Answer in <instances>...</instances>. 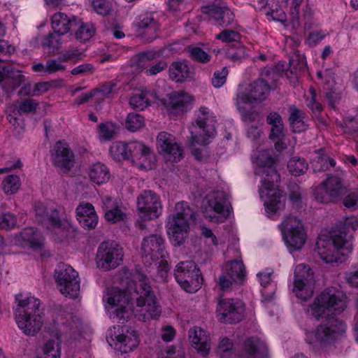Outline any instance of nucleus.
<instances>
[{"label":"nucleus","instance_id":"nucleus-33","mask_svg":"<svg viewBox=\"0 0 358 358\" xmlns=\"http://www.w3.org/2000/svg\"><path fill=\"white\" fill-rule=\"evenodd\" d=\"M76 17L69 18L65 13L58 12L52 17V27L53 30L64 35L73 29V22H76Z\"/></svg>","mask_w":358,"mask_h":358},{"label":"nucleus","instance_id":"nucleus-45","mask_svg":"<svg viewBox=\"0 0 358 358\" xmlns=\"http://www.w3.org/2000/svg\"><path fill=\"white\" fill-rule=\"evenodd\" d=\"M20 115L14 108L7 114V120L13 127L14 135L17 137H20L24 130V124L22 119L20 118Z\"/></svg>","mask_w":358,"mask_h":358},{"label":"nucleus","instance_id":"nucleus-9","mask_svg":"<svg viewBox=\"0 0 358 358\" xmlns=\"http://www.w3.org/2000/svg\"><path fill=\"white\" fill-rule=\"evenodd\" d=\"M174 276L180 287L188 292L197 291L203 280L201 271L192 261L180 262L176 266Z\"/></svg>","mask_w":358,"mask_h":358},{"label":"nucleus","instance_id":"nucleus-21","mask_svg":"<svg viewBox=\"0 0 358 358\" xmlns=\"http://www.w3.org/2000/svg\"><path fill=\"white\" fill-rule=\"evenodd\" d=\"M157 145L159 152L164 155L168 160L178 162L182 158L183 150L171 134L166 131L159 133Z\"/></svg>","mask_w":358,"mask_h":358},{"label":"nucleus","instance_id":"nucleus-29","mask_svg":"<svg viewBox=\"0 0 358 358\" xmlns=\"http://www.w3.org/2000/svg\"><path fill=\"white\" fill-rule=\"evenodd\" d=\"M289 122L295 133H300L306 131L308 127V118L306 113L297 108L294 105L289 107Z\"/></svg>","mask_w":358,"mask_h":358},{"label":"nucleus","instance_id":"nucleus-6","mask_svg":"<svg viewBox=\"0 0 358 358\" xmlns=\"http://www.w3.org/2000/svg\"><path fill=\"white\" fill-rule=\"evenodd\" d=\"M194 220L196 214L187 203L181 201L176 204L175 213L169 217L167 222L168 234L173 245L184 244L189 234V222Z\"/></svg>","mask_w":358,"mask_h":358},{"label":"nucleus","instance_id":"nucleus-3","mask_svg":"<svg viewBox=\"0 0 358 358\" xmlns=\"http://www.w3.org/2000/svg\"><path fill=\"white\" fill-rule=\"evenodd\" d=\"M255 174L262 177L259 195L264 200L266 211L275 214L282 209L285 197L278 190L280 177L274 167V159L268 150L259 153L255 159Z\"/></svg>","mask_w":358,"mask_h":358},{"label":"nucleus","instance_id":"nucleus-11","mask_svg":"<svg viewBox=\"0 0 358 358\" xmlns=\"http://www.w3.org/2000/svg\"><path fill=\"white\" fill-rule=\"evenodd\" d=\"M280 228L287 247L290 250H301L306 239L301 221L296 217L289 215L285 217Z\"/></svg>","mask_w":358,"mask_h":358},{"label":"nucleus","instance_id":"nucleus-24","mask_svg":"<svg viewBox=\"0 0 358 358\" xmlns=\"http://www.w3.org/2000/svg\"><path fill=\"white\" fill-rule=\"evenodd\" d=\"M242 349L245 358H268L267 345L258 337L252 336L245 339Z\"/></svg>","mask_w":358,"mask_h":358},{"label":"nucleus","instance_id":"nucleus-46","mask_svg":"<svg viewBox=\"0 0 358 358\" xmlns=\"http://www.w3.org/2000/svg\"><path fill=\"white\" fill-rule=\"evenodd\" d=\"M216 352L221 358H230L234 354L233 341L225 336L220 338Z\"/></svg>","mask_w":358,"mask_h":358},{"label":"nucleus","instance_id":"nucleus-13","mask_svg":"<svg viewBox=\"0 0 358 358\" xmlns=\"http://www.w3.org/2000/svg\"><path fill=\"white\" fill-rule=\"evenodd\" d=\"M315 280L314 273L308 265L300 264L294 270L293 292L296 296L306 301L310 298L315 289Z\"/></svg>","mask_w":358,"mask_h":358},{"label":"nucleus","instance_id":"nucleus-15","mask_svg":"<svg viewBox=\"0 0 358 358\" xmlns=\"http://www.w3.org/2000/svg\"><path fill=\"white\" fill-rule=\"evenodd\" d=\"M137 210L144 220L159 217L162 212L159 196L151 190L143 191L137 197Z\"/></svg>","mask_w":358,"mask_h":358},{"label":"nucleus","instance_id":"nucleus-40","mask_svg":"<svg viewBox=\"0 0 358 358\" xmlns=\"http://www.w3.org/2000/svg\"><path fill=\"white\" fill-rule=\"evenodd\" d=\"M324 185L330 192V195L336 201L344 192V186L341 179L335 175L329 174L326 180L322 181Z\"/></svg>","mask_w":358,"mask_h":358},{"label":"nucleus","instance_id":"nucleus-22","mask_svg":"<svg viewBox=\"0 0 358 358\" xmlns=\"http://www.w3.org/2000/svg\"><path fill=\"white\" fill-rule=\"evenodd\" d=\"M193 100V96L187 92H173L169 94L167 99L164 100V105L169 113L178 115L188 110Z\"/></svg>","mask_w":358,"mask_h":358},{"label":"nucleus","instance_id":"nucleus-55","mask_svg":"<svg viewBox=\"0 0 358 358\" xmlns=\"http://www.w3.org/2000/svg\"><path fill=\"white\" fill-rule=\"evenodd\" d=\"M241 285H242L241 282L225 272L219 277L218 286L220 289L224 292L229 291Z\"/></svg>","mask_w":358,"mask_h":358},{"label":"nucleus","instance_id":"nucleus-5","mask_svg":"<svg viewBox=\"0 0 358 358\" xmlns=\"http://www.w3.org/2000/svg\"><path fill=\"white\" fill-rule=\"evenodd\" d=\"M316 250L320 258L327 264L342 263L352 249L350 235L343 237L339 234H322L316 243Z\"/></svg>","mask_w":358,"mask_h":358},{"label":"nucleus","instance_id":"nucleus-17","mask_svg":"<svg viewBox=\"0 0 358 358\" xmlns=\"http://www.w3.org/2000/svg\"><path fill=\"white\" fill-rule=\"evenodd\" d=\"M245 304L239 299H222L218 303L217 311L219 320L224 323H237L241 321L245 315Z\"/></svg>","mask_w":358,"mask_h":358},{"label":"nucleus","instance_id":"nucleus-38","mask_svg":"<svg viewBox=\"0 0 358 358\" xmlns=\"http://www.w3.org/2000/svg\"><path fill=\"white\" fill-rule=\"evenodd\" d=\"M358 228V220L356 217L352 216L345 218L336 226V229L331 231L333 234H339L343 237L350 235V241L352 244V233Z\"/></svg>","mask_w":358,"mask_h":358},{"label":"nucleus","instance_id":"nucleus-28","mask_svg":"<svg viewBox=\"0 0 358 358\" xmlns=\"http://www.w3.org/2000/svg\"><path fill=\"white\" fill-rule=\"evenodd\" d=\"M139 340L136 331L132 330L115 336V348L122 353H128L134 350L138 345Z\"/></svg>","mask_w":358,"mask_h":358},{"label":"nucleus","instance_id":"nucleus-57","mask_svg":"<svg viewBox=\"0 0 358 358\" xmlns=\"http://www.w3.org/2000/svg\"><path fill=\"white\" fill-rule=\"evenodd\" d=\"M159 56L160 53L154 50L141 52L138 55L137 65L140 68L145 69L148 66V62L157 59Z\"/></svg>","mask_w":358,"mask_h":358},{"label":"nucleus","instance_id":"nucleus-63","mask_svg":"<svg viewBox=\"0 0 358 358\" xmlns=\"http://www.w3.org/2000/svg\"><path fill=\"white\" fill-rule=\"evenodd\" d=\"M290 192L289 194V199L293 205L299 206L301 201L302 189L296 184H292L289 186Z\"/></svg>","mask_w":358,"mask_h":358},{"label":"nucleus","instance_id":"nucleus-44","mask_svg":"<svg viewBox=\"0 0 358 358\" xmlns=\"http://www.w3.org/2000/svg\"><path fill=\"white\" fill-rule=\"evenodd\" d=\"M129 143L117 142L110 148V153L114 159L120 161L122 159L129 160Z\"/></svg>","mask_w":358,"mask_h":358},{"label":"nucleus","instance_id":"nucleus-31","mask_svg":"<svg viewBox=\"0 0 358 358\" xmlns=\"http://www.w3.org/2000/svg\"><path fill=\"white\" fill-rule=\"evenodd\" d=\"M157 98L156 93L146 89L133 94L129 99V105L133 109L143 110L150 106L151 102Z\"/></svg>","mask_w":358,"mask_h":358},{"label":"nucleus","instance_id":"nucleus-1","mask_svg":"<svg viewBox=\"0 0 358 358\" xmlns=\"http://www.w3.org/2000/svg\"><path fill=\"white\" fill-rule=\"evenodd\" d=\"M345 308V296L333 287L322 292L310 305V314L313 317L327 319L316 327L313 338L308 340V343L315 349H327L345 333V323L332 315L341 314Z\"/></svg>","mask_w":358,"mask_h":358},{"label":"nucleus","instance_id":"nucleus-61","mask_svg":"<svg viewBox=\"0 0 358 358\" xmlns=\"http://www.w3.org/2000/svg\"><path fill=\"white\" fill-rule=\"evenodd\" d=\"M78 218H86L96 215L94 206L89 203H80L76 208Z\"/></svg>","mask_w":358,"mask_h":358},{"label":"nucleus","instance_id":"nucleus-39","mask_svg":"<svg viewBox=\"0 0 358 358\" xmlns=\"http://www.w3.org/2000/svg\"><path fill=\"white\" fill-rule=\"evenodd\" d=\"M60 335L58 334L48 340L43 346V355L40 358H60Z\"/></svg>","mask_w":358,"mask_h":358},{"label":"nucleus","instance_id":"nucleus-8","mask_svg":"<svg viewBox=\"0 0 358 358\" xmlns=\"http://www.w3.org/2000/svg\"><path fill=\"white\" fill-rule=\"evenodd\" d=\"M196 124L201 129L200 134L192 135L189 144L192 147L197 145H206L210 143L209 138L216 134V117L209 108L202 106L196 114Z\"/></svg>","mask_w":358,"mask_h":358},{"label":"nucleus","instance_id":"nucleus-54","mask_svg":"<svg viewBox=\"0 0 358 358\" xmlns=\"http://www.w3.org/2000/svg\"><path fill=\"white\" fill-rule=\"evenodd\" d=\"M226 55L228 59L234 62H239L244 59L247 54L245 47L240 43L229 48Z\"/></svg>","mask_w":358,"mask_h":358},{"label":"nucleus","instance_id":"nucleus-34","mask_svg":"<svg viewBox=\"0 0 358 358\" xmlns=\"http://www.w3.org/2000/svg\"><path fill=\"white\" fill-rule=\"evenodd\" d=\"M72 24L76 38L81 42L89 41L96 32V29L92 23L83 22L76 19V22H73Z\"/></svg>","mask_w":358,"mask_h":358},{"label":"nucleus","instance_id":"nucleus-7","mask_svg":"<svg viewBox=\"0 0 358 358\" xmlns=\"http://www.w3.org/2000/svg\"><path fill=\"white\" fill-rule=\"evenodd\" d=\"M231 203L229 195L224 191H213L205 198L203 213L204 217L211 222H224L231 213Z\"/></svg>","mask_w":358,"mask_h":358},{"label":"nucleus","instance_id":"nucleus-23","mask_svg":"<svg viewBox=\"0 0 358 358\" xmlns=\"http://www.w3.org/2000/svg\"><path fill=\"white\" fill-rule=\"evenodd\" d=\"M188 333L192 347L202 356H207L211 348L210 334L199 327L191 328Z\"/></svg>","mask_w":358,"mask_h":358},{"label":"nucleus","instance_id":"nucleus-32","mask_svg":"<svg viewBox=\"0 0 358 358\" xmlns=\"http://www.w3.org/2000/svg\"><path fill=\"white\" fill-rule=\"evenodd\" d=\"M266 121L271 126L269 138L273 141L281 140L285 136V125L281 115L275 111L270 112Z\"/></svg>","mask_w":358,"mask_h":358},{"label":"nucleus","instance_id":"nucleus-56","mask_svg":"<svg viewBox=\"0 0 358 358\" xmlns=\"http://www.w3.org/2000/svg\"><path fill=\"white\" fill-rule=\"evenodd\" d=\"M61 35L62 34L57 33L55 31L53 33L49 34L43 38L42 41V46L49 49H52L53 51L58 50L62 43L60 38Z\"/></svg>","mask_w":358,"mask_h":358},{"label":"nucleus","instance_id":"nucleus-64","mask_svg":"<svg viewBox=\"0 0 358 358\" xmlns=\"http://www.w3.org/2000/svg\"><path fill=\"white\" fill-rule=\"evenodd\" d=\"M343 127L345 129V131L347 133H358V115L346 117L343 120Z\"/></svg>","mask_w":358,"mask_h":358},{"label":"nucleus","instance_id":"nucleus-59","mask_svg":"<svg viewBox=\"0 0 358 358\" xmlns=\"http://www.w3.org/2000/svg\"><path fill=\"white\" fill-rule=\"evenodd\" d=\"M241 103V102H237V105L243 121L253 122L258 120L259 118V113L254 110H246L244 107H241L240 106Z\"/></svg>","mask_w":358,"mask_h":358},{"label":"nucleus","instance_id":"nucleus-41","mask_svg":"<svg viewBox=\"0 0 358 358\" xmlns=\"http://www.w3.org/2000/svg\"><path fill=\"white\" fill-rule=\"evenodd\" d=\"M318 156L313 162V169L315 172L326 171L336 166L335 160L327 155L324 150H318Z\"/></svg>","mask_w":358,"mask_h":358},{"label":"nucleus","instance_id":"nucleus-53","mask_svg":"<svg viewBox=\"0 0 358 358\" xmlns=\"http://www.w3.org/2000/svg\"><path fill=\"white\" fill-rule=\"evenodd\" d=\"M191 57L200 63H208L211 59L210 54L199 46L190 45L187 48Z\"/></svg>","mask_w":358,"mask_h":358},{"label":"nucleus","instance_id":"nucleus-16","mask_svg":"<svg viewBox=\"0 0 358 358\" xmlns=\"http://www.w3.org/2000/svg\"><path fill=\"white\" fill-rule=\"evenodd\" d=\"M36 220L48 229L64 231L65 226L62 222L59 211L53 206L36 202L34 206Z\"/></svg>","mask_w":358,"mask_h":358},{"label":"nucleus","instance_id":"nucleus-58","mask_svg":"<svg viewBox=\"0 0 358 358\" xmlns=\"http://www.w3.org/2000/svg\"><path fill=\"white\" fill-rule=\"evenodd\" d=\"M16 224L17 219L13 214L6 213L0 216V229L6 230L10 229L15 227Z\"/></svg>","mask_w":358,"mask_h":358},{"label":"nucleus","instance_id":"nucleus-51","mask_svg":"<svg viewBox=\"0 0 358 358\" xmlns=\"http://www.w3.org/2000/svg\"><path fill=\"white\" fill-rule=\"evenodd\" d=\"M216 38L224 43H231L233 46L241 43V35L232 29H224L216 36Z\"/></svg>","mask_w":358,"mask_h":358},{"label":"nucleus","instance_id":"nucleus-12","mask_svg":"<svg viewBox=\"0 0 358 358\" xmlns=\"http://www.w3.org/2000/svg\"><path fill=\"white\" fill-rule=\"evenodd\" d=\"M124 255L122 248L114 241H103L96 252V260L98 268L110 271L120 266Z\"/></svg>","mask_w":358,"mask_h":358},{"label":"nucleus","instance_id":"nucleus-30","mask_svg":"<svg viewBox=\"0 0 358 358\" xmlns=\"http://www.w3.org/2000/svg\"><path fill=\"white\" fill-rule=\"evenodd\" d=\"M170 78L176 83H183L191 77L192 72L187 61L173 62L169 69Z\"/></svg>","mask_w":358,"mask_h":358},{"label":"nucleus","instance_id":"nucleus-42","mask_svg":"<svg viewBox=\"0 0 358 358\" xmlns=\"http://www.w3.org/2000/svg\"><path fill=\"white\" fill-rule=\"evenodd\" d=\"M287 169L292 176H299L307 171L308 164L305 159L294 157L288 162Z\"/></svg>","mask_w":358,"mask_h":358},{"label":"nucleus","instance_id":"nucleus-10","mask_svg":"<svg viewBox=\"0 0 358 358\" xmlns=\"http://www.w3.org/2000/svg\"><path fill=\"white\" fill-rule=\"evenodd\" d=\"M55 278L60 292L71 299L78 296L80 280L78 273L71 266L59 263L55 270Z\"/></svg>","mask_w":358,"mask_h":358},{"label":"nucleus","instance_id":"nucleus-14","mask_svg":"<svg viewBox=\"0 0 358 358\" xmlns=\"http://www.w3.org/2000/svg\"><path fill=\"white\" fill-rule=\"evenodd\" d=\"M271 73L272 71L268 69L264 70L261 78L249 85L247 93L243 92L238 95V103H253L266 99L271 90L268 81Z\"/></svg>","mask_w":358,"mask_h":358},{"label":"nucleus","instance_id":"nucleus-43","mask_svg":"<svg viewBox=\"0 0 358 358\" xmlns=\"http://www.w3.org/2000/svg\"><path fill=\"white\" fill-rule=\"evenodd\" d=\"M4 73L7 75L6 85L8 90H15L17 88L24 80V76L20 71L15 70L9 66H3Z\"/></svg>","mask_w":358,"mask_h":358},{"label":"nucleus","instance_id":"nucleus-47","mask_svg":"<svg viewBox=\"0 0 358 358\" xmlns=\"http://www.w3.org/2000/svg\"><path fill=\"white\" fill-rule=\"evenodd\" d=\"M39 103L31 98H26L22 100L18 106L15 107L17 113L22 114L35 113L38 108Z\"/></svg>","mask_w":358,"mask_h":358},{"label":"nucleus","instance_id":"nucleus-26","mask_svg":"<svg viewBox=\"0 0 358 358\" xmlns=\"http://www.w3.org/2000/svg\"><path fill=\"white\" fill-rule=\"evenodd\" d=\"M102 208L105 218L112 223L124 221L126 213L122 209V203L110 196H106L102 201Z\"/></svg>","mask_w":358,"mask_h":358},{"label":"nucleus","instance_id":"nucleus-25","mask_svg":"<svg viewBox=\"0 0 358 358\" xmlns=\"http://www.w3.org/2000/svg\"><path fill=\"white\" fill-rule=\"evenodd\" d=\"M202 12L209 15L216 24L222 27H227L236 24L234 13L227 6L213 5L202 8Z\"/></svg>","mask_w":358,"mask_h":358},{"label":"nucleus","instance_id":"nucleus-49","mask_svg":"<svg viewBox=\"0 0 358 358\" xmlns=\"http://www.w3.org/2000/svg\"><path fill=\"white\" fill-rule=\"evenodd\" d=\"M51 87V83L49 82H39L34 85L31 88V84L24 85L22 90L24 91V93L30 96H40L46 92H48Z\"/></svg>","mask_w":358,"mask_h":358},{"label":"nucleus","instance_id":"nucleus-52","mask_svg":"<svg viewBox=\"0 0 358 358\" xmlns=\"http://www.w3.org/2000/svg\"><path fill=\"white\" fill-rule=\"evenodd\" d=\"M144 126V117L139 114L129 113L125 121L126 128L131 131H136Z\"/></svg>","mask_w":358,"mask_h":358},{"label":"nucleus","instance_id":"nucleus-19","mask_svg":"<svg viewBox=\"0 0 358 358\" xmlns=\"http://www.w3.org/2000/svg\"><path fill=\"white\" fill-rule=\"evenodd\" d=\"M52 164L63 173H69L74 166L76 157L69 145L64 141H57L51 152Z\"/></svg>","mask_w":358,"mask_h":358},{"label":"nucleus","instance_id":"nucleus-36","mask_svg":"<svg viewBox=\"0 0 358 358\" xmlns=\"http://www.w3.org/2000/svg\"><path fill=\"white\" fill-rule=\"evenodd\" d=\"M136 26L139 29L146 30L142 32V34H148L150 35L147 39L148 41H151L156 37V32L159 29V25L151 13L141 15Z\"/></svg>","mask_w":358,"mask_h":358},{"label":"nucleus","instance_id":"nucleus-62","mask_svg":"<svg viewBox=\"0 0 358 358\" xmlns=\"http://www.w3.org/2000/svg\"><path fill=\"white\" fill-rule=\"evenodd\" d=\"M92 6L95 11L102 15H106L110 10V3L108 0H93Z\"/></svg>","mask_w":358,"mask_h":358},{"label":"nucleus","instance_id":"nucleus-27","mask_svg":"<svg viewBox=\"0 0 358 358\" xmlns=\"http://www.w3.org/2000/svg\"><path fill=\"white\" fill-rule=\"evenodd\" d=\"M20 238L29 243L34 250L40 251L42 257L50 256V253L44 250V237L34 228L24 229L20 234Z\"/></svg>","mask_w":358,"mask_h":358},{"label":"nucleus","instance_id":"nucleus-2","mask_svg":"<svg viewBox=\"0 0 358 358\" xmlns=\"http://www.w3.org/2000/svg\"><path fill=\"white\" fill-rule=\"evenodd\" d=\"M134 285L127 288L130 296L117 287L109 289L104 299L112 308L117 307L113 314L120 320H125V314L130 303L136 301L144 320H150L159 316L161 308L157 299L152 291L150 282L147 275L141 271L136 270L133 274Z\"/></svg>","mask_w":358,"mask_h":358},{"label":"nucleus","instance_id":"nucleus-60","mask_svg":"<svg viewBox=\"0 0 358 358\" xmlns=\"http://www.w3.org/2000/svg\"><path fill=\"white\" fill-rule=\"evenodd\" d=\"M82 327L80 319L76 316H70L64 325V327L69 328V333L72 334L79 333L82 329Z\"/></svg>","mask_w":358,"mask_h":358},{"label":"nucleus","instance_id":"nucleus-50","mask_svg":"<svg viewBox=\"0 0 358 358\" xmlns=\"http://www.w3.org/2000/svg\"><path fill=\"white\" fill-rule=\"evenodd\" d=\"M3 189L7 194H15L20 188L21 183L16 175H10L5 178L2 182Z\"/></svg>","mask_w":358,"mask_h":358},{"label":"nucleus","instance_id":"nucleus-48","mask_svg":"<svg viewBox=\"0 0 358 358\" xmlns=\"http://www.w3.org/2000/svg\"><path fill=\"white\" fill-rule=\"evenodd\" d=\"M330 194V192L328 191V189L322 182L313 188L314 198L317 202L321 203L335 202Z\"/></svg>","mask_w":358,"mask_h":358},{"label":"nucleus","instance_id":"nucleus-4","mask_svg":"<svg viewBox=\"0 0 358 358\" xmlns=\"http://www.w3.org/2000/svg\"><path fill=\"white\" fill-rule=\"evenodd\" d=\"M15 319L17 327L27 336H35L43 325L41 301L34 296H15Z\"/></svg>","mask_w":358,"mask_h":358},{"label":"nucleus","instance_id":"nucleus-18","mask_svg":"<svg viewBox=\"0 0 358 358\" xmlns=\"http://www.w3.org/2000/svg\"><path fill=\"white\" fill-rule=\"evenodd\" d=\"M129 159L145 170L155 168L156 158L150 148L139 141L129 143Z\"/></svg>","mask_w":358,"mask_h":358},{"label":"nucleus","instance_id":"nucleus-35","mask_svg":"<svg viewBox=\"0 0 358 358\" xmlns=\"http://www.w3.org/2000/svg\"><path fill=\"white\" fill-rule=\"evenodd\" d=\"M88 176L91 181L97 185L106 182L110 176L108 168L101 162L93 164L89 168Z\"/></svg>","mask_w":358,"mask_h":358},{"label":"nucleus","instance_id":"nucleus-20","mask_svg":"<svg viewBox=\"0 0 358 358\" xmlns=\"http://www.w3.org/2000/svg\"><path fill=\"white\" fill-rule=\"evenodd\" d=\"M142 257L146 263L164 258V241L157 234H152L143 238L141 243Z\"/></svg>","mask_w":358,"mask_h":358},{"label":"nucleus","instance_id":"nucleus-37","mask_svg":"<svg viewBox=\"0 0 358 358\" xmlns=\"http://www.w3.org/2000/svg\"><path fill=\"white\" fill-rule=\"evenodd\" d=\"M225 273L243 284L246 277V270L241 259L228 261L225 265Z\"/></svg>","mask_w":358,"mask_h":358}]
</instances>
